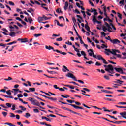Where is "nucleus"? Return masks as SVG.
<instances>
[{"instance_id": "f257e3e1", "label": "nucleus", "mask_w": 126, "mask_h": 126, "mask_svg": "<svg viewBox=\"0 0 126 126\" xmlns=\"http://www.w3.org/2000/svg\"><path fill=\"white\" fill-rule=\"evenodd\" d=\"M88 52H91L89 53V56H90V57H92L93 58H95V59H97L98 60H101V61L103 60V58L102 56V55H98L97 56L95 55V54L94 53V52H93V50L90 49L89 50H88Z\"/></svg>"}, {"instance_id": "f03ea898", "label": "nucleus", "mask_w": 126, "mask_h": 126, "mask_svg": "<svg viewBox=\"0 0 126 126\" xmlns=\"http://www.w3.org/2000/svg\"><path fill=\"white\" fill-rule=\"evenodd\" d=\"M103 66L105 68V71H107L108 73H110L111 74H114V73H115V72H114V66H113L112 65H104Z\"/></svg>"}, {"instance_id": "7ed1b4c3", "label": "nucleus", "mask_w": 126, "mask_h": 126, "mask_svg": "<svg viewBox=\"0 0 126 126\" xmlns=\"http://www.w3.org/2000/svg\"><path fill=\"white\" fill-rule=\"evenodd\" d=\"M5 105L7 106H4L3 104H0V106L2 107V108H4V109H8L9 108H11V106H12V104L10 103H6Z\"/></svg>"}, {"instance_id": "20e7f679", "label": "nucleus", "mask_w": 126, "mask_h": 126, "mask_svg": "<svg viewBox=\"0 0 126 126\" xmlns=\"http://www.w3.org/2000/svg\"><path fill=\"white\" fill-rule=\"evenodd\" d=\"M66 77H69L70 78H72V79H73V80L76 81V78L75 77V76H74V75H73V74H72L71 73H68L66 75Z\"/></svg>"}, {"instance_id": "39448f33", "label": "nucleus", "mask_w": 126, "mask_h": 126, "mask_svg": "<svg viewBox=\"0 0 126 126\" xmlns=\"http://www.w3.org/2000/svg\"><path fill=\"white\" fill-rule=\"evenodd\" d=\"M109 40H110L111 43L114 44H118V43H121V41L118 39H111V38H109Z\"/></svg>"}, {"instance_id": "423d86ee", "label": "nucleus", "mask_w": 126, "mask_h": 126, "mask_svg": "<svg viewBox=\"0 0 126 126\" xmlns=\"http://www.w3.org/2000/svg\"><path fill=\"white\" fill-rule=\"evenodd\" d=\"M69 106H71L72 107H73V108L74 109H76V110H78L79 109H80L81 110H85V109L81 106H78L74 104H69Z\"/></svg>"}, {"instance_id": "0eeeda50", "label": "nucleus", "mask_w": 126, "mask_h": 126, "mask_svg": "<svg viewBox=\"0 0 126 126\" xmlns=\"http://www.w3.org/2000/svg\"><path fill=\"white\" fill-rule=\"evenodd\" d=\"M45 49H46V50H53V52H57L56 50L57 49H54V47H53V46H51L50 45H45Z\"/></svg>"}, {"instance_id": "6e6552de", "label": "nucleus", "mask_w": 126, "mask_h": 126, "mask_svg": "<svg viewBox=\"0 0 126 126\" xmlns=\"http://www.w3.org/2000/svg\"><path fill=\"white\" fill-rule=\"evenodd\" d=\"M32 104H33L34 106H40V103H39L38 100H36L35 98H34Z\"/></svg>"}, {"instance_id": "1a4fd4ad", "label": "nucleus", "mask_w": 126, "mask_h": 126, "mask_svg": "<svg viewBox=\"0 0 126 126\" xmlns=\"http://www.w3.org/2000/svg\"><path fill=\"white\" fill-rule=\"evenodd\" d=\"M93 21L94 23L96 22L97 24H101V22L97 20V19L96 18V16H93Z\"/></svg>"}, {"instance_id": "9d476101", "label": "nucleus", "mask_w": 126, "mask_h": 126, "mask_svg": "<svg viewBox=\"0 0 126 126\" xmlns=\"http://www.w3.org/2000/svg\"><path fill=\"white\" fill-rule=\"evenodd\" d=\"M116 70L117 72H119V73H121L122 71H123V68H117V67H114V71Z\"/></svg>"}, {"instance_id": "9b49d317", "label": "nucleus", "mask_w": 126, "mask_h": 126, "mask_svg": "<svg viewBox=\"0 0 126 126\" xmlns=\"http://www.w3.org/2000/svg\"><path fill=\"white\" fill-rule=\"evenodd\" d=\"M81 55H82V56H84V59H85L87 61L89 60V59L87 58V57H86V53H85V52H84V51H81Z\"/></svg>"}, {"instance_id": "f8f14e48", "label": "nucleus", "mask_w": 126, "mask_h": 126, "mask_svg": "<svg viewBox=\"0 0 126 126\" xmlns=\"http://www.w3.org/2000/svg\"><path fill=\"white\" fill-rule=\"evenodd\" d=\"M63 68L62 69V71H63V72H66V71H70L66 66L63 65Z\"/></svg>"}, {"instance_id": "ddd939ff", "label": "nucleus", "mask_w": 126, "mask_h": 126, "mask_svg": "<svg viewBox=\"0 0 126 126\" xmlns=\"http://www.w3.org/2000/svg\"><path fill=\"white\" fill-rule=\"evenodd\" d=\"M101 91L102 92H104V93H108L109 94H113V92H111L110 91L106 90H101Z\"/></svg>"}, {"instance_id": "4468645a", "label": "nucleus", "mask_w": 126, "mask_h": 126, "mask_svg": "<svg viewBox=\"0 0 126 126\" xmlns=\"http://www.w3.org/2000/svg\"><path fill=\"white\" fill-rule=\"evenodd\" d=\"M55 51L57 52V53H59V54H61V55H63V56H65V55H66V53L63 52L58 49H56Z\"/></svg>"}, {"instance_id": "2eb2a0df", "label": "nucleus", "mask_w": 126, "mask_h": 126, "mask_svg": "<svg viewBox=\"0 0 126 126\" xmlns=\"http://www.w3.org/2000/svg\"><path fill=\"white\" fill-rule=\"evenodd\" d=\"M85 29H86L87 31H88V32H91V31H90V27H89L88 25L85 24Z\"/></svg>"}, {"instance_id": "dca6fc26", "label": "nucleus", "mask_w": 126, "mask_h": 126, "mask_svg": "<svg viewBox=\"0 0 126 126\" xmlns=\"http://www.w3.org/2000/svg\"><path fill=\"white\" fill-rule=\"evenodd\" d=\"M110 54L114 55V56H116V55H117L116 49H112Z\"/></svg>"}, {"instance_id": "f3484780", "label": "nucleus", "mask_w": 126, "mask_h": 126, "mask_svg": "<svg viewBox=\"0 0 126 126\" xmlns=\"http://www.w3.org/2000/svg\"><path fill=\"white\" fill-rule=\"evenodd\" d=\"M75 52H77V56L78 57H81V54L79 53V50H78L77 48H75Z\"/></svg>"}, {"instance_id": "a211bd4d", "label": "nucleus", "mask_w": 126, "mask_h": 126, "mask_svg": "<svg viewBox=\"0 0 126 126\" xmlns=\"http://www.w3.org/2000/svg\"><path fill=\"white\" fill-rule=\"evenodd\" d=\"M120 115L122 117V118H124V117H126V111L120 113Z\"/></svg>"}, {"instance_id": "6ab92c4d", "label": "nucleus", "mask_w": 126, "mask_h": 126, "mask_svg": "<svg viewBox=\"0 0 126 126\" xmlns=\"http://www.w3.org/2000/svg\"><path fill=\"white\" fill-rule=\"evenodd\" d=\"M71 113H72V114H75V115L80 116V117H82V115L80 113L74 112L73 110L71 111Z\"/></svg>"}, {"instance_id": "aec40b11", "label": "nucleus", "mask_w": 126, "mask_h": 126, "mask_svg": "<svg viewBox=\"0 0 126 126\" xmlns=\"http://www.w3.org/2000/svg\"><path fill=\"white\" fill-rule=\"evenodd\" d=\"M48 73H50V74H57V72L54 71H49V70H47Z\"/></svg>"}, {"instance_id": "412c9836", "label": "nucleus", "mask_w": 126, "mask_h": 126, "mask_svg": "<svg viewBox=\"0 0 126 126\" xmlns=\"http://www.w3.org/2000/svg\"><path fill=\"white\" fill-rule=\"evenodd\" d=\"M67 7H68V2H65V5L64 6V10H66L67 9Z\"/></svg>"}, {"instance_id": "4be33fe9", "label": "nucleus", "mask_w": 126, "mask_h": 126, "mask_svg": "<svg viewBox=\"0 0 126 126\" xmlns=\"http://www.w3.org/2000/svg\"><path fill=\"white\" fill-rule=\"evenodd\" d=\"M21 42V43H27V42H28V39H27V38H25L24 39H22Z\"/></svg>"}, {"instance_id": "5701e85b", "label": "nucleus", "mask_w": 126, "mask_h": 126, "mask_svg": "<svg viewBox=\"0 0 126 126\" xmlns=\"http://www.w3.org/2000/svg\"><path fill=\"white\" fill-rule=\"evenodd\" d=\"M28 20L30 24L33 22V19H32V17H29L28 18Z\"/></svg>"}, {"instance_id": "b1692460", "label": "nucleus", "mask_w": 126, "mask_h": 126, "mask_svg": "<svg viewBox=\"0 0 126 126\" xmlns=\"http://www.w3.org/2000/svg\"><path fill=\"white\" fill-rule=\"evenodd\" d=\"M64 86H65L66 87H69L70 89H74V87L73 86H71L70 85H65Z\"/></svg>"}, {"instance_id": "393cba45", "label": "nucleus", "mask_w": 126, "mask_h": 126, "mask_svg": "<svg viewBox=\"0 0 126 126\" xmlns=\"http://www.w3.org/2000/svg\"><path fill=\"white\" fill-rule=\"evenodd\" d=\"M61 108H62V109H63V110H65L66 111H69V112H71V111H72V110H70L69 108H67L65 107L62 106Z\"/></svg>"}, {"instance_id": "a878e982", "label": "nucleus", "mask_w": 126, "mask_h": 126, "mask_svg": "<svg viewBox=\"0 0 126 126\" xmlns=\"http://www.w3.org/2000/svg\"><path fill=\"white\" fill-rule=\"evenodd\" d=\"M73 28H74V30L77 35V36L79 37H80V36L79 35V34H78V32H77V31L76 30V29H75V27H74V25L73 26Z\"/></svg>"}, {"instance_id": "bb28decb", "label": "nucleus", "mask_w": 126, "mask_h": 126, "mask_svg": "<svg viewBox=\"0 0 126 126\" xmlns=\"http://www.w3.org/2000/svg\"><path fill=\"white\" fill-rule=\"evenodd\" d=\"M86 63H88V64H93V63H94L93 62V61H92V60H90L89 61H86Z\"/></svg>"}, {"instance_id": "cd10ccee", "label": "nucleus", "mask_w": 126, "mask_h": 126, "mask_svg": "<svg viewBox=\"0 0 126 126\" xmlns=\"http://www.w3.org/2000/svg\"><path fill=\"white\" fill-rule=\"evenodd\" d=\"M9 36H11V37H14L15 36V32H11L9 34Z\"/></svg>"}, {"instance_id": "c85d7f7f", "label": "nucleus", "mask_w": 126, "mask_h": 126, "mask_svg": "<svg viewBox=\"0 0 126 126\" xmlns=\"http://www.w3.org/2000/svg\"><path fill=\"white\" fill-rule=\"evenodd\" d=\"M4 125H8V126H15V125H13L11 123L6 122L4 123Z\"/></svg>"}, {"instance_id": "c756f323", "label": "nucleus", "mask_w": 126, "mask_h": 126, "mask_svg": "<svg viewBox=\"0 0 126 126\" xmlns=\"http://www.w3.org/2000/svg\"><path fill=\"white\" fill-rule=\"evenodd\" d=\"M4 97H5V98H10V99H13V97L11 95H2Z\"/></svg>"}, {"instance_id": "7c9ffc66", "label": "nucleus", "mask_w": 126, "mask_h": 126, "mask_svg": "<svg viewBox=\"0 0 126 126\" xmlns=\"http://www.w3.org/2000/svg\"><path fill=\"white\" fill-rule=\"evenodd\" d=\"M81 12L83 14L84 18L86 19V14H85V11L81 10Z\"/></svg>"}, {"instance_id": "2f4dec72", "label": "nucleus", "mask_w": 126, "mask_h": 126, "mask_svg": "<svg viewBox=\"0 0 126 126\" xmlns=\"http://www.w3.org/2000/svg\"><path fill=\"white\" fill-rule=\"evenodd\" d=\"M24 117L26 118H29V117H31V115L29 113H26V115H24Z\"/></svg>"}, {"instance_id": "473e14b6", "label": "nucleus", "mask_w": 126, "mask_h": 126, "mask_svg": "<svg viewBox=\"0 0 126 126\" xmlns=\"http://www.w3.org/2000/svg\"><path fill=\"white\" fill-rule=\"evenodd\" d=\"M30 92L31 91L32 92H34L36 90L35 88H30L29 89Z\"/></svg>"}, {"instance_id": "72a5a7b5", "label": "nucleus", "mask_w": 126, "mask_h": 126, "mask_svg": "<svg viewBox=\"0 0 126 126\" xmlns=\"http://www.w3.org/2000/svg\"><path fill=\"white\" fill-rule=\"evenodd\" d=\"M102 61H103V63H104V64H108L109 63L107 62V60H106L105 59H103L102 60Z\"/></svg>"}, {"instance_id": "f704fd0d", "label": "nucleus", "mask_w": 126, "mask_h": 126, "mask_svg": "<svg viewBox=\"0 0 126 126\" xmlns=\"http://www.w3.org/2000/svg\"><path fill=\"white\" fill-rule=\"evenodd\" d=\"M95 65H96L97 66H101V65H102V64L99 63V62L96 61L95 63Z\"/></svg>"}, {"instance_id": "c9c22d12", "label": "nucleus", "mask_w": 126, "mask_h": 126, "mask_svg": "<svg viewBox=\"0 0 126 126\" xmlns=\"http://www.w3.org/2000/svg\"><path fill=\"white\" fill-rule=\"evenodd\" d=\"M16 43H17V41H14L12 42H10L9 43H7V45H13V44H16Z\"/></svg>"}, {"instance_id": "e433bc0d", "label": "nucleus", "mask_w": 126, "mask_h": 126, "mask_svg": "<svg viewBox=\"0 0 126 126\" xmlns=\"http://www.w3.org/2000/svg\"><path fill=\"white\" fill-rule=\"evenodd\" d=\"M43 20H44V17H38V22H39V21H43Z\"/></svg>"}, {"instance_id": "4c0bfd02", "label": "nucleus", "mask_w": 126, "mask_h": 126, "mask_svg": "<svg viewBox=\"0 0 126 126\" xmlns=\"http://www.w3.org/2000/svg\"><path fill=\"white\" fill-rule=\"evenodd\" d=\"M79 39H80V44H83L84 45V42H83V41L82 40V38H81V36H79Z\"/></svg>"}, {"instance_id": "58836bf2", "label": "nucleus", "mask_w": 126, "mask_h": 126, "mask_svg": "<svg viewBox=\"0 0 126 126\" xmlns=\"http://www.w3.org/2000/svg\"><path fill=\"white\" fill-rule=\"evenodd\" d=\"M64 95H61V97H62L63 98H65L66 99H67L68 97H69V95H67L66 94H64Z\"/></svg>"}, {"instance_id": "ea45409f", "label": "nucleus", "mask_w": 126, "mask_h": 126, "mask_svg": "<svg viewBox=\"0 0 126 126\" xmlns=\"http://www.w3.org/2000/svg\"><path fill=\"white\" fill-rule=\"evenodd\" d=\"M91 106L92 107V108H94V109H97V110H102V108H100L97 106H94L93 105H91Z\"/></svg>"}, {"instance_id": "a19ab883", "label": "nucleus", "mask_w": 126, "mask_h": 126, "mask_svg": "<svg viewBox=\"0 0 126 126\" xmlns=\"http://www.w3.org/2000/svg\"><path fill=\"white\" fill-rule=\"evenodd\" d=\"M56 12H57V13H63V11H62V10H60V8H58L56 10Z\"/></svg>"}, {"instance_id": "79ce46f5", "label": "nucleus", "mask_w": 126, "mask_h": 126, "mask_svg": "<svg viewBox=\"0 0 126 126\" xmlns=\"http://www.w3.org/2000/svg\"><path fill=\"white\" fill-rule=\"evenodd\" d=\"M66 101L68 102V103H70V104H72V103H74L75 101L74 100H66Z\"/></svg>"}, {"instance_id": "37998d69", "label": "nucleus", "mask_w": 126, "mask_h": 126, "mask_svg": "<svg viewBox=\"0 0 126 126\" xmlns=\"http://www.w3.org/2000/svg\"><path fill=\"white\" fill-rule=\"evenodd\" d=\"M34 37H36L37 38L38 37H40V36H42V34H41V33L34 34Z\"/></svg>"}, {"instance_id": "c03bdc74", "label": "nucleus", "mask_w": 126, "mask_h": 126, "mask_svg": "<svg viewBox=\"0 0 126 126\" xmlns=\"http://www.w3.org/2000/svg\"><path fill=\"white\" fill-rule=\"evenodd\" d=\"M35 98H36L38 99V100H40V101H42V102H46V100H43V99H42V98H40V97H38V96H35Z\"/></svg>"}, {"instance_id": "a18cd8bd", "label": "nucleus", "mask_w": 126, "mask_h": 126, "mask_svg": "<svg viewBox=\"0 0 126 126\" xmlns=\"http://www.w3.org/2000/svg\"><path fill=\"white\" fill-rule=\"evenodd\" d=\"M117 14H118V17L120 18V19H123V17H122V14L121 13H120L119 12H118Z\"/></svg>"}, {"instance_id": "49530a36", "label": "nucleus", "mask_w": 126, "mask_h": 126, "mask_svg": "<svg viewBox=\"0 0 126 126\" xmlns=\"http://www.w3.org/2000/svg\"><path fill=\"white\" fill-rule=\"evenodd\" d=\"M12 108H11V110L12 111H15V108L16 107L15 104H13L12 105Z\"/></svg>"}, {"instance_id": "de8ad7c7", "label": "nucleus", "mask_w": 126, "mask_h": 126, "mask_svg": "<svg viewBox=\"0 0 126 126\" xmlns=\"http://www.w3.org/2000/svg\"><path fill=\"white\" fill-rule=\"evenodd\" d=\"M78 81V82H79V83H82V84H84V82H83L81 80H77V79H76V81Z\"/></svg>"}, {"instance_id": "09e8293b", "label": "nucleus", "mask_w": 126, "mask_h": 126, "mask_svg": "<svg viewBox=\"0 0 126 126\" xmlns=\"http://www.w3.org/2000/svg\"><path fill=\"white\" fill-rule=\"evenodd\" d=\"M82 106H83V107H85V108H87V109H91V107H90L89 106L86 105L85 104L83 103L82 104Z\"/></svg>"}, {"instance_id": "8fccbe9b", "label": "nucleus", "mask_w": 126, "mask_h": 126, "mask_svg": "<svg viewBox=\"0 0 126 126\" xmlns=\"http://www.w3.org/2000/svg\"><path fill=\"white\" fill-rule=\"evenodd\" d=\"M72 21L74 23V25H75V23H76V19H75V17L72 18Z\"/></svg>"}, {"instance_id": "3c124183", "label": "nucleus", "mask_w": 126, "mask_h": 126, "mask_svg": "<svg viewBox=\"0 0 126 126\" xmlns=\"http://www.w3.org/2000/svg\"><path fill=\"white\" fill-rule=\"evenodd\" d=\"M103 109H104V112H111V110H109L108 109H107L106 107H103Z\"/></svg>"}, {"instance_id": "603ef678", "label": "nucleus", "mask_w": 126, "mask_h": 126, "mask_svg": "<svg viewBox=\"0 0 126 126\" xmlns=\"http://www.w3.org/2000/svg\"><path fill=\"white\" fill-rule=\"evenodd\" d=\"M10 114L11 115L10 116V118H15V115H14V114H13V113L10 112Z\"/></svg>"}, {"instance_id": "864d4df0", "label": "nucleus", "mask_w": 126, "mask_h": 126, "mask_svg": "<svg viewBox=\"0 0 126 126\" xmlns=\"http://www.w3.org/2000/svg\"><path fill=\"white\" fill-rule=\"evenodd\" d=\"M19 108H20L21 109H22V110L23 111H26V108H24V107L22 106H20L19 107Z\"/></svg>"}, {"instance_id": "5fc2aeb1", "label": "nucleus", "mask_w": 126, "mask_h": 126, "mask_svg": "<svg viewBox=\"0 0 126 126\" xmlns=\"http://www.w3.org/2000/svg\"><path fill=\"white\" fill-rule=\"evenodd\" d=\"M104 78H105V79H107V80H110V77L107 75H104Z\"/></svg>"}, {"instance_id": "6e6d98bb", "label": "nucleus", "mask_w": 126, "mask_h": 126, "mask_svg": "<svg viewBox=\"0 0 126 126\" xmlns=\"http://www.w3.org/2000/svg\"><path fill=\"white\" fill-rule=\"evenodd\" d=\"M9 4H10V5H12V6H14L15 4L14 3H13L12 1H9Z\"/></svg>"}, {"instance_id": "4d7b16f0", "label": "nucleus", "mask_w": 126, "mask_h": 126, "mask_svg": "<svg viewBox=\"0 0 126 126\" xmlns=\"http://www.w3.org/2000/svg\"><path fill=\"white\" fill-rule=\"evenodd\" d=\"M56 41H58V42H61V41H63V38H62V37H60V38H58L56 39Z\"/></svg>"}, {"instance_id": "13d9d810", "label": "nucleus", "mask_w": 126, "mask_h": 126, "mask_svg": "<svg viewBox=\"0 0 126 126\" xmlns=\"http://www.w3.org/2000/svg\"><path fill=\"white\" fill-rule=\"evenodd\" d=\"M65 44H66L67 45H69V46L72 45V43H71V42H70V41L66 42Z\"/></svg>"}, {"instance_id": "bf43d9fd", "label": "nucleus", "mask_w": 126, "mask_h": 126, "mask_svg": "<svg viewBox=\"0 0 126 126\" xmlns=\"http://www.w3.org/2000/svg\"><path fill=\"white\" fill-rule=\"evenodd\" d=\"M18 98H22L23 97V95L21 94H17Z\"/></svg>"}, {"instance_id": "052dcab7", "label": "nucleus", "mask_w": 126, "mask_h": 126, "mask_svg": "<svg viewBox=\"0 0 126 126\" xmlns=\"http://www.w3.org/2000/svg\"><path fill=\"white\" fill-rule=\"evenodd\" d=\"M118 105H126V102H120L118 103Z\"/></svg>"}, {"instance_id": "680f3d73", "label": "nucleus", "mask_w": 126, "mask_h": 126, "mask_svg": "<svg viewBox=\"0 0 126 126\" xmlns=\"http://www.w3.org/2000/svg\"><path fill=\"white\" fill-rule=\"evenodd\" d=\"M2 114L4 116V117H6V116H7V112H2Z\"/></svg>"}, {"instance_id": "e2e57ef3", "label": "nucleus", "mask_w": 126, "mask_h": 126, "mask_svg": "<svg viewBox=\"0 0 126 126\" xmlns=\"http://www.w3.org/2000/svg\"><path fill=\"white\" fill-rule=\"evenodd\" d=\"M112 28L110 27V28H108L107 31H108V32H109L110 33H111L112 31L111 30H112Z\"/></svg>"}, {"instance_id": "0e129e2a", "label": "nucleus", "mask_w": 126, "mask_h": 126, "mask_svg": "<svg viewBox=\"0 0 126 126\" xmlns=\"http://www.w3.org/2000/svg\"><path fill=\"white\" fill-rule=\"evenodd\" d=\"M102 46H101L102 49H104V48H108V46L105 45V44H102Z\"/></svg>"}, {"instance_id": "69168bd1", "label": "nucleus", "mask_w": 126, "mask_h": 126, "mask_svg": "<svg viewBox=\"0 0 126 126\" xmlns=\"http://www.w3.org/2000/svg\"><path fill=\"white\" fill-rule=\"evenodd\" d=\"M33 100H34V98H32V97L29 98V101H30V102H32V101Z\"/></svg>"}, {"instance_id": "338daca9", "label": "nucleus", "mask_w": 126, "mask_h": 126, "mask_svg": "<svg viewBox=\"0 0 126 126\" xmlns=\"http://www.w3.org/2000/svg\"><path fill=\"white\" fill-rule=\"evenodd\" d=\"M104 99H105L106 101H113V99L108 98H104Z\"/></svg>"}, {"instance_id": "774afa93", "label": "nucleus", "mask_w": 126, "mask_h": 126, "mask_svg": "<svg viewBox=\"0 0 126 126\" xmlns=\"http://www.w3.org/2000/svg\"><path fill=\"white\" fill-rule=\"evenodd\" d=\"M33 112L34 113H39V110L38 109H34Z\"/></svg>"}]
</instances>
